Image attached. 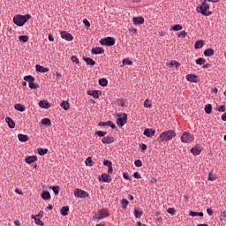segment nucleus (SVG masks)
Returning <instances> with one entry per match:
<instances>
[{"label":"nucleus","mask_w":226,"mask_h":226,"mask_svg":"<svg viewBox=\"0 0 226 226\" xmlns=\"http://www.w3.org/2000/svg\"><path fill=\"white\" fill-rule=\"evenodd\" d=\"M210 6L208 5L207 2L204 0L197 8L196 11L198 13H201L204 17H209V15H213V11H209Z\"/></svg>","instance_id":"f257e3e1"},{"label":"nucleus","mask_w":226,"mask_h":226,"mask_svg":"<svg viewBox=\"0 0 226 226\" xmlns=\"http://www.w3.org/2000/svg\"><path fill=\"white\" fill-rule=\"evenodd\" d=\"M30 19H31L30 14H26V15L18 14L14 16L13 23L15 24V26H18L19 27H22V26H24V24H26L27 20H30Z\"/></svg>","instance_id":"f03ea898"},{"label":"nucleus","mask_w":226,"mask_h":226,"mask_svg":"<svg viewBox=\"0 0 226 226\" xmlns=\"http://www.w3.org/2000/svg\"><path fill=\"white\" fill-rule=\"evenodd\" d=\"M176 137V132L172 130L163 132L160 134L157 140L158 142H167L172 140Z\"/></svg>","instance_id":"7ed1b4c3"},{"label":"nucleus","mask_w":226,"mask_h":226,"mask_svg":"<svg viewBox=\"0 0 226 226\" xmlns=\"http://www.w3.org/2000/svg\"><path fill=\"white\" fill-rule=\"evenodd\" d=\"M194 139L195 138L192 133H190L189 132H185L181 136V142H183L184 144H190L193 142Z\"/></svg>","instance_id":"20e7f679"},{"label":"nucleus","mask_w":226,"mask_h":226,"mask_svg":"<svg viewBox=\"0 0 226 226\" xmlns=\"http://www.w3.org/2000/svg\"><path fill=\"white\" fill-rule=\"evenodd\" d=\"M100 43L102 46L112 47L116 44V38L114 37H106L100 40Z\"/></svg>","instance_id":"39448f33"},{"label":"nucleus","mask_w":226,"mask_h":226,"mask_svg":"<svg viewBox=\"0 0 226 226\" xmlns=\"http://www.w3.org/2000/svg\"><path fill=\"white\" fill-rule=\"evenodd\" d=\"M128 121V115L124 113L123 115H118L117 118V126L123 127L125 125L126 122Z\"/></svg>","instance_id":"423d86ee"},{"label":"nucleus","mask_w":226,"mask_h":226,"mask_svg":"<svg viewBox=\"0 0 226 226\" xmlns=\"http://www.w3.org/2000/svg\"><path fill=\"white\" fill-rule=\"evenodd\" d=\"M74 197L77 199H87V197H89V193L82 189H76L74 192Z\"/></svg>","instance_id":"0eeeda50"},{"label":"nucleus","mask_w":226,"mask_h":226,"mask_svg":"<svg viewBox=\"0 0 226 226\" xmlns=\"http://www.w3.org/2000/svg\"><path fill=\"white\" fill-rule=\"evenodd\" d=\"M109 216V212L107 210H100L95 214V221L96 220H103V218H107Z\"/></svg>","instance_id":"6e6552de"},{"label":"nucleus","mask_w":226,"mask_h":226,"mask_svg":"<svg viewBox=\"0 0 226 226\" xmlns=\"http://www.w3.org/2000/svg\"><path fill=\"white\" fill-rule=\"evenodd\" d=\"M60 34L61 38H63V40H66V41H72V40H73V35L66 31L60 32Z\"/></svg>","instance_id":"1a4fd4ad"},{"label":"nucleus","mask_w":226,"mask_h":226,"mask_svg":"<svg viewBox=\"0 0 226 226\" xmlns=\"http://www.w3.org/2000/svg\"><path fill=\"white\" fill-rule=\"evenodd\" d=\"M99 181H102V183H111L112 177H110V175L103 173L101 177H99Z\"/></svg>","instance_id":"9d476101"},{"label":"nucleus","mask_w":226,"mask_h":226,"mask_svg":"<svg viewBox=\"0 0 226 226\" xmlns=\"http://www.w3.org/2000/svg\"><path fill=\"white\" fill-rule=\"evenodd\" d=\"M154 133H156L154 129L147 128L144 130L143 135H145V137L151 138L154 137Z\"/></svg>","instance_id":"9b49d317"},{"label":"nucleus","mask_w":226,"mask_h":226,"mask_svg":"<svg viewBox=\"0 0 226 226\" xmlns=\"http://www.w3.org/2000/svg\"><path fill=\"white\" fill-rule=\"evenodd\" d=\"M186 79L188 80V82H194L195 84L199 82V78L195 74H187Z\"/></svg>","instance_id":"f8f14e48"},{"label":"nucleus","mask_w":226,"mask_h":226,"mask_svg":"<svg viewBox=\"0 0 226 226\" xmlns=\"http://www.w3.org/2000/svg\"><path fill=\"white\" fill-rule=\"evenodd\" d=\"M39 107H41V109H50V107H52V104L48 102L47 100H42L40 101Z\"/></svg>","instance_id":"ddd939ff"},{"label":"nucleus","mask_w":226,"mask_h":226,"mask_svg":"<svg viewBox=\"0 0 226 226\" xmlns=\"http://www.w3.org/2000/svg\"><path fill=\"white\" fill-rule=\"evenodd\" d=\"M105 52V49L102 47H95L93 48L91 50V54L98 55V54H103Z\"/></svg>","instance_id":"4468645a"},{"label":"nucleus","mask_w":226,"mask_h":226,"mask_svg":"<svg viewBox=\"0 0 226 226\" xmlns=\"http://www.w3.org/2000/svg\"><path fill=\"white\" fill-rule=\"evenodd\" d=\"M98 93H99V91H97V90H88L87 91L88 96H93V98H94V100H98V98H100V94Z\"/></svg>","instance_id":"2eb2a0df"},{"label":"nucleus","mask_w":226,"mask_h":226,"mask_svg":"<svg viewBox=\"0 0 226 226\" xmlns=\"http://www.w3.org/2000/svg\"><path fill=\"white\" fill-rule=\"evenodd\" d=\"M38 157L36 155H29L26 156L25 159L26 163H34V162H37Z\"/></svg>","instance_id":"dca6fc26"},{"label":"nucleus","mask_w":226,"mask_h":226,"mask_svg":"<svg viewBox=\"0 0 226 226\" xmlns=\"http://www.w3.org/2000/svg\"><path fill=\"white\" fill-rule=\"evenodd\" d=\"M35 70L36 72H39V73H47V72H49V68L43 67L40 64L35 65Z\"/></svg>","instance_id":"f3484780"},{"label":"nucleus","mask_w":226,"mask_h":226,"mask_svg":"<svg viewBox=\"0 0 226 226\" xmlns=\"http://www.w3.org/2000/svg\"><path fill=\"white\" fill-rule=\"evenodd\" d=\"M5 123H7L9 128H11V129L15 128V121H13V119H11V117H6Z\"/></svg>","instance_id":"a211bd4d"},{"label":"nucleus","mask_w":226,"mask_h":226,"mask_svg":"<svg viewBox=\"0 0 226 226\" xmlns=\"http://www.w3.org/2000/svg\"><path fill=\"white\" fill-rule=\"evenodd\" d=\"M191 153L194 154V156H198V154H200L202 153V148L200 147H193L191 148Z\"/></svg>","instance_id":"6ab92c4d"},{"label":"nucleus","mask_w":226,"mask_h":226,"mask_svg":"<svg viewBox=\"0 0 226 226\" xmlns=\"http://www.w3.org/2000/svg\"><path fill=\"white\" fill-rule=\"evenodd\" d=\"M102 144H112L114 142V137L106 136L102 139Z\"/></svg>","instance_id":"aec40b11"},{"label":"nucleus","mask_w":226,"mask_h":226,"mask_svg":"<svg viewBox=\"0 0 226 226\" xmlns=\"http://www.w3.org/2000/svg\"><path fill=\"white\" fill-rule=\"evenodd\" d=\"M83 61H85L88 66H94V64H96V62L90 57L84 56Z\"/></svg>","instance_id":"412c9836"},{"label":"nucleus","mask_w":226,"mask_h":226,"mask_svg":"<svg viewBox=\"0 0 226 226\" xmlns=\"http://www.w3.org/2000/svg\"><path fill=\"white\" fill-rule=\"evenodd\" d=\"M204 56L206 57H211V56H215V49L208 48L204 50Z\"/></svg>","instance_id":"4be33fe9"},{"label":"nucleus","mask_w":226,"mask_h":226,"mask_svg":"<svg viewBox=\"0 0 226 226\" xmlns=\"http://www.w3.org/2000/svg\"><path fill=\"white\" fill-rule=\"evenodd\" d=\"M69 211H70V207L65 206L61 208L60 214L62 215V216H68Z\"/></svg>","instance_id":"5701e85b"},{"label":"nucleus","mask_w":226,"mask_h":226,"mask_svg":"<svg viewBox=\"0 0 226 226\" xmlns=\"http://www.w3.org/2000/svg\"><path fill=\"white\" fill-rule=\"evenodd\" d=\"M18 139L19 142H27L29 140V137L26 134H19Z\"/></svg>","instance_id":"b1692460"},{"label":"nucleus","mask_w":226,"mask_h":226,"mask_svg":"<svg viewBox=\"0 0 226 226\" xmlns=\"http://www.w3.org/2000/svg\"><path fill=\"white\" fill-rule=\"evenodd\" d=\"M41 199L43 200H50V192L49 191L42 192Z\"/></svg>","instance_id":"393cba45"},{"label":"nucleus","mask_w":226,"mask_h":226,"mask_svg":"<svg viewBox=\"0 0 226 226\" xmlns=\"http://www.w3.org/2000/svg\"><path fill=\"white\" fill-rule=\"evenodd\" d=\"M132 22H133V24H136V25L143 24L144 23V18H142V17H134L132 19Z\"/></svg>","instance_id":"a878e982"},{"label":"nucleus","mask_w":226,"mask_h":226,"mask_svg":"<svg viewBox=\"0 0 226 226\" xmlns=\"http://www.w3.org/2000/svg\"><path fill=\"white\" fill-rule=\"evenodd\" d=\"M14 109L16 110H19V112H24L26 110V106L20 104V103H17L15 106H14Z\"/></svg>","instance_id":"bb28decb"},{"label":"nucleus","mask_w":226,"mask_h":226,"mask_svg":"<svg viewBox=\"0 0 226 226\" xmlns=\"http://www.w3.org/2000/svg\"><path fill=\"white\" fill-rule=\"evenodd\" d=\"M32 219L34 220V222L36 223V225H41V226L45 225V222H43V221L40 220V218H37L36 216H34V215H32Z\"/></svg>","instance_id":"cd10ccee"},{"label":"nucleus","mask_w":226,"mask_h":226,"mask_svg":"<svg viewBox=\"0 0 226 226\" xmlns=\"http://www.w3.org/2000/svg\"><path fill=\"white\" fill-rule=\"evenodd\" d=\"M134 216L135 218H140L142 216V210L139 207L134 208Z\"/></svg>","instance_id":"c85d7f7f"},{"label":"nucleus","mask_w":226,"mask_h":226,"mask_svg":"<svg viewBox=\"0 0 226 226\" xmlns=\"http://www.w3.org/2000/svg\"><path fill=\"white\" fill-rule=\"evenodd\" d=\"M108 84H109V80H107V79L102 78L99 79V85L102 86V87H107Z\"/></svg>","instance_id":"c756f323"},{"label":"nucleus","mask_w":226,"mask_h":226,"mask_svg":"<svg viewBox=\"0 0 226 226\" xmlns=\"http://www.w3.org/2000/svg\"><path fill=\"white\" fill-rule=\"evenodd\" d=\"M202 47H204V41L200 40L195 42L194 48L196 49H202Z\"/></svg>","instance_id":"7c9ffc66"},{"label":"nucleus","mask_w":226,"mask_h":226,"mask_svg":"<svg viewBox=\"0 0 226 226\" xmlns=\"http://www.w3.org/2000/svg\"><path fill=\"white\" fill-rule=\"evenodd\" d=\"M60 106L62 109H64V110H68V109H70V102L64 101L61 102Z\"/></svg>","instance_id":"2f4dec72"},{"label":"nucleus","mask_w":226,"mask_h":226,"mask_svg":"<svg viewBox=\"0 0 226 226\" xmlns=\"http://www.w3.org/2000/svg\"><path fill=\"white\" fill-rule=\"evenodd\" d=\"M128 204H130V202L128 201V200L126 199H123L121 200V205H122V208L123 209H126L128 207Z\"/></svg>","instance_id":"473e14b6"},{"label":"nucleus","mask_w":226,"mask_h":226,"mask_svg":"<svg viewBox=\"0 0 226 226\" xmlns=\"http://www.w3.org/2000/svg\"><path fill=\"white\" fill-rule=\"evenodd\" d=\"M205 112L206 114H211V112H213V106L211 104H207L205 106Z\"/></svg>","instance_id":"72a5a7b5"},{"label":"nucleus","mask_w":226,"mask_h":226,"mask_svg":"<svg viewBox=\"0 0 226 226\" xmlns=\"http://www.w3.org/2000/svg\"><path fill=\"white\" fill-rule=\"evenodd\" d=\"M19 41H23V43H27L29 41V36L27 35H20L19 37Z\"/></svg>","instance_id":"f704fd0d"},{"label":"nucleus","mask_w":226,"mask_h":226,"mask_svg":"<svg viewBox=\"0 0 226 226\" xmlns=\"http://www.w3.org/2000/svg\"><path fill=\"white\" fill-rule=\"evenodd\" d=\"M24 80L26 82H28V84H31V82H34V77L31 76V75H27L24 77Z\"/></svg>","instance_id":"c9c22d12"},{"label":"nucleus","mask_w":226,"mask_h":226,"mask_svg":"<svg viewBox=\"0 0 226 226\" xmlns=\"http://www.w3.org/2000/svg\"><path fill=\"white\" fill-rule=\"evenodd\" d=\"M41 124H44L45 126H50L52 122L49 118H43L41 120Z\"/></svg>","instance_id":"e433bc0d"},{"label":"nucleus","mask_w":226,"mask_h":226,"mask_svg":"<svg viewBox=\"0 0 226 226\" xmlns=\"http://www.w3.org/2000/svg\"><path fill=\"white\" fill-rule=\"evenodd\" d=\"M190 216H204V213L203 212H193L191 211L189 213Z\"/></svg>","instance_id":"4c0bfd02"},{"label":"nucleus","mask_w":226,"mask_h":226,"mask_svg":"<svg viewBox=\"0 0 226 226\" xmlns=\"http://www.w3.org/2000/svg\"><path fill=\"white\" fill-rule=\"evenodd\" d=\"M38 153H39L40 156H43V154H47V153H49V149L48 148H39Z\"/></svg>","instance_id":"58836bf2"},{"label":"nucleus","mask_w":226,"mask_h":226,"mask_svg":"<svg viewBox=\"0 0 226 226\" xmlns=\"http://www.w3.org/2000/svg\"><path fill=\"white\" fill-rule=\"evenodd\" d=\"M144 107L146 109H151V107H153V104H151V101H149V99H146L144 102Z\"/></svg>","instance_id":"ea45409f"},{"label":"nucleus","mask_w":226,"mask_h":226,"mask_svg":"<svg viewBox=\"0 0 226 226\" xmlns=\"http://www.w3.org/2000/svg\"><path fill=\"white\" fill-rule=\"evenodd\" d=\"M85 163L87 167H93V158L87 157Z\"/></svg>","instance_id":"a19ab883"},{"label":"nucleus","mask_w":226,"mask_h":226,"mask_svg":"<svg viewBox=\"0 0 226 226\" xmlns=\"http://www.w3.org/2000/svg\"><path fill=\"white\" fill-rule=\"evenodd\" d=\"M28 86L30 89H38V87H40V85L34 83L33 81L31 83H28Z\"/></svg>","instance_id":"79ce46f5"},{"label":"nucleus","mask_w":226,"mask_h":226,"mask_svg":"<svg viewBox=\"0 0 226 226\" xmlns=\"http://www.w3.org/2000/svg\"><path fill=\"white\" fill-rule=\"evenodd\" d=\"M172 31H181L183 29V26L179 24H177L171 27Z\"/></svg>","instance_id":"37998d69"},{"label":"nucleus","mask_w":226,"mask_h":226,"mask_svg":"<svg viewBox=\"0 0 226 226\" xmlns=\"http://www.w3.org/2000/svg\"><path fill=\"white\" fill-rule=\"evenodd\" d=\"M95 135H98V137H105V135H107V132H105V131H97V132H95Z\"/></svg>","instance_id":"c03bdc74"},{"label":"nucleus","mask_w":226,"mask_h":226,"mask_svg":"<svg viewBox=\"0 0 226 226\" xmlns=\"http://www.w3.org/2000/svg\"><path fill=\"white\" fill-rule=\"evenodd\" d=\"M216 175L213 174L212 172L208 174V181H216Z\"/></svg>","instance_id":"a18cd8bd"},{"label":"nucleus","mask_w":226,"mask_h":226,"mask_svg":"<svg viewBox=\"0 0 226 226\" xmlns=\"http://www.w3.org/2000/svg\"><path fill=\"white\" fill-rule=\"evenodd\" d=\"M220 222H226V210L221 213Z\"/></svg>","instance_id":"49530a36"},{"label":"nucleus","mask_w":226,"mask_h":226,"mask_svg":"<svg viewBox=\"0 0 226 226\" xmlns=\"http://www.w3.org/2000/svg\"><path fill=\"white\" fill-rule=\"evenodd\" d=\"M206 63V59L205 58H202V57H200L196 60V64H200V65H202Z\"/></svg>","instance_id":"de8ad7c7"},{"label":"nucleus","mask_w":226,"mask_h":226,"mask_svg":"<svg viewBox=\"0 0 226 226\" xmlns=\"http://www.w3.org/2000/svg\"><path fill=\"white\" fill-rule=\"evenodd\" d=\"M51 190L53 192V193H55V195H59V186H52Z\"/></svg>","instance_id":"09e8293b"},{"label":"nucleus","mask_w":226,"mask_h":226,"mask_svg":"<svg viewBox=\"0 0 226 226\" xmlns=\"http://www.w3.org/2000/svg\"><path fill=\"white\" fill-rule=\"evenodd\" d=\"M106 126H110L112 130H116V124H114L112 121H107Z\"/></svg>","instance_id":"8fccbe9b"},{"label":"nucleus","mask_w":226,"mask_h":226,"mask_svg":"<svg viewBox=\"0 0 226 226\" xmlns=\"http://www.w3.org/2000/svg\"><path fill=\"white\" fill-rule=\"evenodd\" d=\"M71 61H72V63H75L76 64H79V63H80V60H79V57H77V56H72L71 57Z\"/></svg>","instance_id":"3c124183"},{"label":"nucleus","mask_w":226,"mask_h":226,"mask_svg":"<svg viewBox=\"0 0 226 226\" xmlns=\"http://www.w3.org/2000/svg\"><path fill=\"white\" fill-rule=\"evenodd\" d=\"M225 110H226L225 105H222L219 108H217L218 112H225Z\"/></svg>","instance_id":"603ef678"},{"label":"nucleus","mask_w":226,"mask_h":226,"mask_svg":"<svg viewBox=\"0 0 226 226\" xmlns=\"http://www.w3.org/2000/svg\"><path fill=\"white\" fill-rule=\"evenodd\" d=\"M134 165H135V167H142V161H140V160H136V161L134 162Z\"/></svg>","instance_id":"864d4df0"},{"label":"nucleus","mask_w":226,"mask_h":226,"mask_svg":"<svg viewBox=\"0 0 226 226\" xmlns=\"http://www.w3.org/2000/svg\"><path fill=\"white\" fill-rule=\"evenodd\" d=\"M103 165H105L106 167H110V166H112V162H110L109 160H104Z\"/></svg>","instance_id":"5fc2aeb1"},{"label":"nucleus","mask_w":226,"mask_h":226,"mask_svg":"<svg viewBox=\"0 0 226 226\" xmlns=\"http://www.w3.org/2000/svg\"><path fill=\"white\" fill-rule=\"evenodd\" d=\"M178 37L179 38H186V32L185 31H182L178 34Z\"/></svg>","instance_id":"6e6d98bb"},{"label":"nucleus","mask_w":226,"mask_h":226,"mask_svg":"<svg viewBox=\"0 0 226 226\" xmlns=\"http://www.w3.org/2000/svg\"><path fill=\"white\" fill-rule=\"evenodd\" d=\"M83 24H84L87 27H91V23H89V20H87V19H84V20H83Z\"/></svg>","instance_id":"4d7b16f0"},{"label":"nucleus","mask_w":226,"mask_h":226,"mask_svg":"<svg viewBox=\"0 0 226 226\" xmlns=\"http://www.w3.org/2000/svg\"><path fill=\"white\" fill-rule=\"evenodd\" d=\"M133 177H135V179H140V177H142L140 176V174L139 172L136 171L133 174Z\"/></svg>","instance_id":"13d9d810"},{"label":"nucleus","mask_w":226,"mask_h":226,"mask_svg":"<svg viewBox=\"0 0 226 226\" xmlns=\"http://www.w3.org/2000/svg\"><path fill=\"white\" fill-rule=\"evenodd\" d=\"M123 177L124 179H127V181H132V177H130V176H128L126 173L123 174Z\"/></svg>","instance_id":"bf43d9fd"},{"label":"nucleus","mask_w":226,"mask_h":226,"mask_svg":"<svg viewBox=\"0 0 226 226\" xmlns=\"http://www.w3.org/2000/svg\"><path fill=\"white\" fill-rule=\"evenodd\" d=\"M167 211L170 215H174L176 213V210L172 207L168 208Z\"/></svg>","instance_id":"052dcab7"},{"label":"nucleus","mask_w":226,"mask_h":226,"mask_svg":"<svg viewBox=\"0 0 226 226\" xmlns=\"http://www.w3.org/2000/svg\"><path fill=\"white\" fill-rule=\"evenodd\" d=\"M140 149H141V151H146V149H147V145H146V144H141L140 145Z\"/></svg>","instance_id":"680f3d73"},{"label":"nucleus","mask_w":226,"mask_h":226,"mask_svg":"<svg viewBox=\"0 0 226 226\" xmlns=\"http://www.w3.org/2000/svg\"><path fill=\"white\" fill-rule=\"evenodd\" d=\"M36 218H43V211H40L38 215H34Z\"/></svg>","instance_id":"e2e57ef3"},{"label":"nucleus","mask_w":226,"mask_h":226,"mask_svg":"<svg viewBox=\"0 0 226 226\" xmlns=\"http://www.w3.org/2000/svg\"><path fill=\"white\" fill-rule=\"evenodd\" d=\"M123 63L124 64L125 63V64H132V62L131 60H128V59H124Z\"/></svg>","instance_id":"0e129e2a"},{"label":"nucleus","mask_w":226,"mask_h":226,"mask_svg":"<svg viewBox=\"0 0 226 226\" xmlns=\"http://www.w3.org/2000/svg\"><path fill=\"white\" fill-rule=\"evenodd\" d=\"M207 213L209 216H213V210L211 208H207Z\"/></svg>","instance_id":"69168bd1"},{"label":"nucleus","mask_w":226,"mask_h":226,"mask_svg":"<svg viewBox=\"0 0 226 226\" xmlns=\"http://www.w3.org/2000/svg\"><path fill=\"white\" fill-rule=\"evenodd\" d=\"M48 39L49 41H54V36L50 34L48 35Z\"/></svg>","instance_id":"338daca9"},{"label":"nucleus","mask_w":226,"mask_h":226,"mask_svg":"<svg viewBox=\"0 0 226 226\" xmlns=\"http://www.w3.org/2000/svg\"><path fill=\"white\" fill-rule=\"evenodd\" d=\"M222 121H226V112L221 117Z\"/></svg>","instance_id":"774afa93"}]
</instances>
